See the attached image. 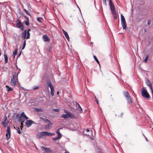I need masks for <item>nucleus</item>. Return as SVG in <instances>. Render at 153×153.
<instances>
[{
    "label": "nucleus",
    "instance_id": "f257e3e1",
    "mask_svg": "<svg viewBox=\"0 0 153 153\" xmlns=\"http://www.w3.org/2000/svg\"><path fill=\"white\" fill-rule=\"evenodd\" d=\"M55 135L53 133H51L47 131H42L38 133L37 135V138L40 139L42 138L44 136H52Z\"/></svg>",
    "mask_w": 153,
    "mask_h": 153
},
{
    "label": "nucleus",
    "instance_id": "f03ea898",
    "mask_svg": "<svg viewBox=\"0 0 153 153\" xmlns=\"http://www.w3.org/2000/svg\"><path fill=\"white\" fill-rule=\"evenodd\" d=\"M65 112L66 113V114L62 115L61 116V117L62 118L66 119L70 117L72 119H74L75 118L74 116L73 115L68 111H65Z\"/></svg>",
    "mask_w": 153,
    "mask_h": 153
},
{
    "label": "nucleus",
    "instance_id": "7ed1b4c3",
    "mask_svg": "<svg viewBox=\"0 0 153 153\" xmlns=\"http://www.w3.org/2000/svg\"><path fill=\"white\" fill-rule=\"evenodd\" d=\"M142 91H141V94L142 96L146 98H149L150 97L148 92L145 87H143L142 89Z\"/></svg>",
    "mask_w": 153,
    "mask_h": 153
},
{
    "label": "nucleus",
    "instance_id": "20e7f679",
    "mask_svg": "<svg viewBox=\"0 0 153 153\" xmlns=\"http://www.w3.org/2000/svg\"><path fill=\"white\" fill-rule=\"evenodd\" d=\"M121 25L123 29L126 30L127 27V25L126 23L125 18L121 14Z\"/></svg>",
    "mask_w": 153,
    "mask_h": 153
},
{
    "label": "nucleus",
    "instance_id": "39448f33",
    "mask_svg": "<svg viewBox=\"0 0 153 153\" xmlns=\"http://www.w3.org/2000/svg\"><path fill=\"white\" fill-rule=\"evenodd\" d=\"M123 94L126 98L128 103V104L131 103L132 102L131 99L128 92H124Z\"/></svg>",
    "mask_w": 153,
    "mask_h": 153
},
{
    "label": "nucleus",
    "instance_id": "423d86ee",
    "mask_svg": "<svg viewBox=\"0 0 153 153\" xmlns=\"http://www.w3.org/2000/svg\"><path fill=\"white\" fill-rule=\"evenodd\" d=\"M17 79V76L16 74H14L11 79L10 84L13 86H14L16 83V80Z\"/></svg>",
    "mask_w": 153,
    "mask_h": 153
},
{
    "label": "nucleus",
    "instance_id": "0eeeda50",
    "mask_svg": "<svg viewBox=\"0 0 153 153\" xmlns=\"http://www.w3.org/2000/svg\"><path fill=\"white\" fill-rule=\"evenodd\" d=\"M48 86L50 88L51 95L53 96L54 94V89L53 85L50 82L47 83Z\"/></svg>",
    "mask_w": 153,
    "mask_h": 153
},
{
    "label": "nucleus",
    "instance_id": "6e6552de",
    "mask_svg": "<svg viewBox=\"0 0 153 153\" xmlns=\"http://www.w3.org/2000/svg\"><path fill=\"white\" fill-rule=\"evenodd\" d=\"M7 132L6 134V137L7 139H9L10 137V126H7Z\"/></svg>",
    "mask_w": 153,
    "mask_h": 153
},
{
    "label": "nucleus",
    "instance_id": "1a4fd4ad",
    "mask_svg": "<svg viewBox=\"0 0 153 153\" xmlns=\"http://www.w3.org/2000/svg\"><path fill=\"white\" fill-rule=\"evenodd\" d=\"M34 123V122L32 120H27L25 122L26 125L27 127H29L32 124Z\"/></svg>",
    "mask_w": 153,
    "mask_h": 153
},
{
    "label": "nucleus",
    "instance_id": "9d476101",
    "mask_svg": "<svg viewBox=\"0 0 153 153\" xmlns=\"http://www.w3.org/2000/svg\"><path fill=\"white\" fill-rule=\"evenodd\" d=\"M146 85H147V86H149L150 87V89L151 90V91L152 93L153 90L152 89V85L150 82L149 81V80L148 79H147V80L146 81Z\"/></svg>",
    "mask_w": 153,
    "mask_h": 153
},
{
    "label": "nucleus",
    "instance_id": "9b49d317",
    "mask_svg": "<svg viewBox=\"0 0 153 153\" xmlns=\"http://www.w3.org/2000/svg\"><path fill=\"white\" fill-rule=\"evenodd\" d=\"M23 117L25 118L26 120L28 119V118L26 116L24 112H23L21 114L20 117L19 118V121H21L22 120V118Z\"/></svg>",
    "mask_w": 153,
    "mask_h": 153
},
{
    "label": "nucleus",
    "instance_id": "f8f14e48",
    "mask_svg": "<svg viewBox=\"0 0 153 153\" xmlns=\"http://www.w3.org/2000/svg\"><path fill=\"white\" fill-rule=\"evenodd\" d=\"M42 38L44 41L45 42H48L50 41V38L46 35L43 36Z\"/></svg>",
    "mask_w": 153,
    "mask_h": 153
},
{
    "label": "nucleus",
    "instance_id": "ddd939ff",
    "mask_svg": "<svg viewBox=\"0 0 153 153\" xmlns=\"http://www.w3.org/2000/svg\"><path fill=\"white\" fill-rule=\"evenodd\" d=\"M41 148L42 151H44L46 152H49L50 151V149L49 148H45L44 147L42 146L41 147Z\"/></svg>",
    "mask_w": 153,
    "mask_h": 153
},
{
    "label": "nucleus",
    "instance_id": "4468645a",
    "mask_svg": "<svg viewBox=\"0 0 153 153\" xmlns=\"http://www.w3.org/2000/svg\"><path fill=\"white\" fill-rule=\"evenodd\" d=\"M63 33L68 41L69 40V37L68 33L64 30H62Z\"/></svg>",
    "mask_w": 153,
    "mask_h": 153
},
{
    "label": "nucleus",
    "instance_id": "2eb2a0df",
    "mask_svg": "<svg viewBox=\"0 0 153 153\" xmlns=\"http://www.w3.org/2000/svg\"><path fill=\"white\" fill-rule=\"evenodd\" d=\"M48 124L45 126V128L46 130L49 129L52 125V123L50 122V121L48 122Z\"/></svg>",
    "mask_w": 153,
    "mask_h": 153
},
{
    "label": "nucleus",
    "instance_id": "dca6fc26",
    "mask_svg": "<svg viewBox=\"0 0 153 153\" xmlns=\"http://www.w3.org/2000/svg\"><path fill=\"white\" fill-rule=\"evenodd\" d=\"M27 33V32L26 30H25L22 33V38L23 39H24V40H25V38H26V34Z\"/></svg>",
    "mask_w": 153,
    "mask_h": 153
},
{
    "label": "nucleus",
    "instance_id": "f3484780",
    "mask_svg": "<svg viewBox=\"0 0 153 153\" xmlns=\"http://www.w3.org/2000/svg\"><path fill=\"white\" fill-rule=\"evenodd\" d=\"M17 27L21 30H23V26L22 24L21 23H18L17 24Z\"/></svg>",
    "mask_w": 153,
    "mask_h": 153
},
{
    "label": "nucleus",
    "instance_id": "a211bd4d",
    "mask_svg": "<svg viewBox=\"0 0 153 153\" xmlns=\"http://www.w3.org/2000/svg\"><path fill=\"white\" fill-rule=\"evenodd\" d=\"M110 7L111 12L116 11L114 4H111L110 5Z\"/></svg>",
    "mask_w": 153,
    "mask_h": 153
},
{
    "label": "nucleus",
    "instance_id": "6ab92c4d",
    "mask_svg": "<svg viewBox=\"0 0 153 153\" xmlns=\"http://www.w3.org/2000/svg\"><path fill=\"white\" fill-rule=\"evenodd\" d=\"M56 133L58 134V136L57 137H58V138H59V139L61 138L62 137V134L60 132L59 129H58L57 130Z\"/></svg>",
    "mask_w": 153,
    "mask_h": 153
},
{
    "label": "nucleus",
    "instance_id": "aec40b11",
    "mask_svg": "<svg viewBox=\"0 0 153 153\" xmlns=\"http://www.w3.org/2000/svg\"><path fill=\"white\" fill-rule=\"evenodd\" d=\"M111 12L112 13L114 18L115 19H116L117 18V16L116 11L112 12Z\"/></svg>",
    "mask_w": 153,
    "mask_h": 153
},
{
    "label": "nucleus",
    "instance_id": "412c9836",
    "mask_svg": "<svg viewBox=\"0 0 153 153\" xmlns=\"http://www.w3.org/2000/svg\"><path fill=\"white\" fill-rule=\"evenodd\" d=\"M76 105L77 106V109L80 112L82 111V109L79 104H77Z\"/></svg>",
    "mask_w": 153,
    "mask_h": 153
},
{
    "label": "nucleus",
    "instance_id": "4be33fe9",
    "mask_svg": "<svg viewBox=\"0 0 153 153\" xmlns=\"http://www.w3.org/2000/svg\"><path fill=\"white\" fill-rule=\"evenodd\" d=\"M20 69L19 68H18V69H17V70H16V72H15V74H16V75L17 76H18V75L19 74V73L20 72Z\"/></svg>",
    "mask_w": 153,
    "mask_h": 153
},
{
    "label": "nucleus",
    "instance_id": "5701e85b",
    "mask_svg": "<svg viewBox=\"0 0 153 153\" xmlns=\"http://www.w3.org/2000/svg\"><path fill=\"white\" fill-rule=\"evenodd\" d=\"M30 31V29H28L27 31V35L26 37V39H28L30 37V33L29 31Z\"/></svg>",
    "mask_w": 153,
    "mask_h": 153
},
{
    "label": "nucleus",
    "instance_id": "b1692460",
    "mask_svg": "<svg viewBox=\"0 0 153 153\" xmlns=\"http://www.w3.org/2000/svg\"><path fill=\"white\" fill-rule=\"evenodd\" d=\"M4 62L5 63H7L8 61V57L6 55L4 54Z\"/></svg>",
    "mask_w": 153,
    "mask_h": 153
},
{
    "label": "nucleus",
    "instance_id": "393cba45",
    "mask_svg": "<svg viewBox=\"0 0 153 153\" xmlns=\"http://www.w3.org/2000/svg\"><path fill=\"white\" fill-rule=\"evenodd\" d=\"M17 49H16L13 53V57L14 59L15 56L17 54Z\"/></svg>",
    "mask_w": 153,
    "mask_h": 153
},
{
    "label": "nucleus",
    "instance_id": "a878e982",
    "mask_svg": "<svg viewBox=\"0 0 153 153\" xmlns=\"http://www.w3.org/2000/svg\"><path fill=\"white\" fill-rule=\"evenodd\" d=\"M40 119L45 121V122L46 123H48V122H49L50 121L49 120L45 118H43L42 117H40Z\"/></svg>",
    "mask_w": 153,
    "mask_h": 153
},
{
    "label": "nucleus",
    "instance_id": "bb28decb",
    "mask_svg": "<svg viewBox=\"0 0 153 153\" xmlns=\"http://www.w3.org/2000/svg\"><path fill=\"white\" fill-rule=\"evenodd\" d=\"M14 128H15L17 130V132L19 134H20L21 133V132L20 130V129L19 127H16V128L15 127H14Z\"/></svg>",
    "mask_w": 153,
    "mask_h": 153
},
{
    "label": "nucleus",
    "instance_id": "cd10ccee",
    "mask_svg": "<svg viewBox=\"0 0 153 153\" xmlns=\"http://www.w3.org/2000/svg\"><path fill=\"white\" fill-rule=\"evenodd\" d=\"M6 87L7 88V91H10L12 90L13 89L11 87H10L7 85H6Z\"/></svg>",
    "mask_w": 153,
    "mask_h": 153
},
{
    "label": "nucleus",
    "instance_id": "c85d7f7f",
    "mask_svg": "<svg viewBox=\"0 0 153 153\" xmlns=\"http://www.w3.org/2000/svg\"><path fill=\"white\" fill-rule=\"evenodd\" d=\"M149 55H147L146 57V58L144 60V62L146 63L147 62V61L148 60V59L149 58Z\"/></svg>",
    "mask_w": 153,
    "mask_h": 153
},
{
    "label": "nucleus",
    "instance_id": "c756f323",
    "mask_svg": "<svg viewBox=\"0 0 153 153\" xmlns=\"http://www.w3.org/2000/svg\"><path fill=\"white\" fill-rule=\"evenodd\" d=\"M8 122H2L1 123L2 124L4 125V126L6 127L7 125Z\"/></svg>",
    "mask_w": 153,
    "mask_h": 153
},
{
    "label": "nucleus",
    "instance_id": "7c9ffc66",
    "mask_svg": "<svg viewBox=\"0 0 153 153\" xmlns=\"http://www.w3.org/2000/svg\"><path fill=\"white\" fill-rule=\"evenodd\" d=\"M93 56H94V59L96 60V61L97 62V63H98L99 65H100L99 62L98 61V60L97 59V57H96V56H95V55H94Z\"/></svg>",
    "mask_w": 153,
    "mask_h": 153
},
{
    "label": "nucleus",
    "instance_id": "2f4dec72",
    "mask_svg": "<svg viewBox=\"0 0 153 153\" xmlns=\"http://www.w3.org/2000/svg\"><path fill=\"white\" fill-rule=\"evenodd\" d=\"M26 40H25L24 41V42L23 46L22 48V50L24 49L25 47V46L26 45Z\"/></svg>",
    "mask_w": 153,
    "mask_h": 153
},
{
    "label": "nucleus",
    "instance_id": "473e14b6",
    "mask_svg": "<svg viewBox=\"0 0 153 153\" xmlns=\"http://www.w3.org/2000/svg\"><path fill=\"white\" fill-rule=\"evenodd\" d=\"M25 12V13H26V14L27 15H30V13L28 12V11L25 9H24V10Z\"/></svg>",
    "mask_w": 153,
    "mask_h": 153
},
{
    "label": "nucleus",
    "instance_id": "72a5a7b5",
    "mask_svg": "<svg viewBox=\"0 0 153 153\" xmlns=\"http://www.w3.org/2000/svg\"><path fill=\"white\" fill-rule=\"evenodd\" d=\"M27 21L25 22V24L27 26H28L29 25V20L28 18V17H27Z\"/></svg>",
    "mask_w": 153,
    "mask_h": 153
},
{
    "label": "nucleus",
    "instance_id": "f704fd0d",
    "mask_svg": "<svg viewBox=\"0 0 153 153\" xmlns=\"http://www.w3.org/2000/svg\"><path fill=\"white\" fill-rule=\"evenodd\" d=\"M20 122H21V126H22L23 125V123L24 121V120H22L21 121H20Z\"/></svg>",
    "mask_w": 153,
    "mask_h": 153
},
{
    "label": "nucleus",
    "instance_id": "c9c22d12",
    "mask_svg": "<svg viewBox=\"0 0 153 153\" xmlns=\"http://www.w3.org/2000/svg\"><path fill=\"white\" fill-rule=\"evenodd\" d=\"M151 23V21L150 20H148L147 22V24L150 25Z\"/></svg>",
    "mask_w": 153,
    "mask_h": 153
},
{
    "label": "nucleus",
    "instance_id": "e433bc0d",
    "mask_svg": "<svg viewBox=\"0 0 153 153\" xmlns=\"http://www.w3.org/2000/svg\"><path fill=\"white\" fill-rule=\"evenodd\" d=\"M53 111L55 112H59V109H53Z\"/></svg>",
    "mask_w": 153,
    "mask_h": 153
},
{
    "label": "nucleus",
    "instance_id": "4c0bfd02",
    "mask_svg": "<svg viewBox=\"0 0 153 153\" xmlns=\"http://www.w3.org/2000/svg\"><path fill=\"white\" fill-rule=\"evenodd\" d=\"M7 117L6 116H5V117L4 120V121L3 122H8V121H7Z\"/></svg>",
    "mask_w": 153,
    "mask_h": 153
},
{
    "label": "nucleus",
    "instance_id": "58836bf2",
    "mask_svg": "<svg viewBox=\"0 0 153 153\" xmlns=\"http://www.w3.org/2000/svg\"><path fill=\"white\" fill-rule=\"evenodd\" d=\"M39 88L38 86H35L33 87V89H36Z\"/></svg>",
    "mask_w": 153,
    "mask_h": 153
},
{
    "label": "nucleus",
    "instance_id": "ea45409f",
    "mask_svg": "<svg viewBox=\"0 0 153 153\" xmlns=\"http://www.w3.org/2000/svg\"><path fill=\"white\" fill-rule=\"evenodd\" d=\"M103 3L105 5H106V0H102Z\"/></svg>",
    "mask_w": 153,
    "mask_h": 153
},
{
    "label": "nucleus",
    "instance_id": "a19ab883",
    "mask_svg": "<svg viewBox=\"0 0 153 153\" xmlns=\"http://www.w3.org/2000/svg\"><path fill=\"white\" fill-rule=\"evenodd\" d=\"M109 5H111V4H113L112 2V1L111 0H110L109 1Z\"/></svg>",
    "mask_w": 153,
    "mask_h": 153
},
{
    "label": "nucleus",
    "instance_id": "79ce46f5",
    "mask_svg": "<svg viewBox=\"0 0 153 153\" xmlns=\"http://www.w3.org/2000/svg\"><path fill=\"white\" fill-rule=\"evenodd\" d=\"M58 139H59V138H58V137H56L53 138V140L54 141L56 140H57Z\"/></svg>",
    "mask_w": 153,
    "mask_h": 153
},
{
    "label": "nucleus",
    "instance_id": "37998d69",
    "mask_svg": "<svg viewBox=\"0 0 153 153\" xmlns=\"http://www.w3.org/2000/svg\"><path fill=\"white\" fill-rule=\"evenodd\" d=\"M41 18H38L37 19V20L38 21H39V22H41V21L40 20Z\"/></svg>",
    "mask_w": 153,
    "mask_h": 153
},
{
    "label": "nucleus",
    "instance_id": "c03bdc74",
    "mask_svg": "<svg viewBox=\"0 0 153 153\" xmlns=\"http://www.w3.org/2000/svg\"><path fill=\"white\" fill-rule=\"evenodd\" d=\"M21 53H22V52H20L19 53V55H18V56L17 58H18V57H19L20 56V55H21Z\"/></svg>",
    "mask_w": 153,
    "mask_h": 153
},
{
    "label": "nucleus",
    "instance_id": "a18cd8bd",
    "mask_svg": "<svg viewBox=\"0 0 153 153\" xmlns=\"http://www.w3.org/2000/svg\"><path fill=\"white\" fill-rule=\"evenodd\" d=\"M98 152L99 153H102L101 152V151H100V149H98Z\"/></svg>",
    "mask_w": 153,
    "mask_h": 153
},
{
    "label": "nucleus",
    "instance_id": "49530a36",
    "mask_svg": "<svg viewBox=\"0 0 153 153\" xmlns=\"http://www.w3.org/2000/svg\"><path fill=\"white\" fill-rule=\"evenodd\" d=\"M95 99H96V102H97V103L98 104V100H97L96 98L95 97Z\"/></svg>",
    "mask_w": 153,
    "mask_h": 153
},
{
    "label": "nucleus",
    "instance_id": "de8ad7c7",
    "mask_svg": "<svg viewBox=\"0 0 153 153\" xmlns=\"http://www.w3.org/2000/svg\"><path fill=\"white\" fill-rule=\"evenodd\" d=\"M16 70H17V69H18V68L17 66L16 65Z\"/></svg>",
    "mask_w": 153,
    "mask_h": 153
},
{
    "label": "nucleus",
    "instance_id": "09e8293b",
    "mask_svg": "<svg viewBox=\"0 0 153 153\" xmlns=\"http://www.w3.org/2000/svg\"><path fill=\"white\" fill-rule=\"evenodd\" d=\"M86 131H89V130L88 129H86Z\"/></svg>",
    "mask_w": 153,
    "mask_h": 153
},
{
    "label": "nucleus",
    "instance_id": "8fccbe9b",
    "mask_svg": "<svg viewBox=\"0 0 153 153\" xmlns=\"http://www.w3.org/2000/svg\"><path fill=\"white\" fill-rule=\"evenodd\" d=\"M65 153H69V152H68V151H65Z\"/></svg>",
    "mask_w": 153,
    "mask_h": 153
},
{
    "label": "nucleus",
    "instance_id": "3c124183",
    "mask_svg": "<svg viewBox=\"0 0 153 153\" xmlns=\"http://www.w3.org/2000/svg\"><path fill=\"white\" fill-rule=\"evenodd\" d=\"M39 109V110H38V111H41V109Z\"/></svg>",
    "mask_w": 153,
    "mask_h": 153
},
{
    "label": "nucleus",
    "instance_id": "603ef678",
    "mask_svg": "<svg viewBox=\"0 0 153 153\" xmlns=\"http://www.w3.org/2000/svg\"><path fill=\"white\" fill-rule=\"evenodd\" d=\"M20 127H21V129H22V128L23 127V126H21Z\"/></svg>",
    "mask_w": 153,
    "mask_h": 153
},
{
    "label": "nucleus",
    "instance_id": "864d4df0",
    "mask_svg": "<svg viewBox=\"0 0 153 153\" xmlns=\"http://www.w3.org/2000/svg\"><path fill=\"white\" fill-rule=\"evenodd\" d=\"M59 92H57V94H59Z\"/></svg>",
    "mask_w": 153,
    "mask_h": 153
},
{
    "label": "nucleus",
    "instance_id": "5fc2aeb1",
    "mask_svg": "<svg viewBox=\"0 0 153 153\" xmlns=\"http://www.w3.org/2000/svg\"><path fill=\"white\" fill-rule=\"evenodd\" d=\"M146 140L147 141V138H146Z\"/></svg>",
    "mask_w": 153,
    "mask_h": 153
}]
</instances>
